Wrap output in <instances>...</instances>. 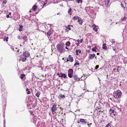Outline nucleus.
Returning <instances> with one entry per match:
<instances>
[{"mask_svg":"<svg viewBox=\"0 0 127 127\" xmlns=\"http://www.w3.org/2000/svg\"><path fill=\"white\" fill-rule=\"evenodd\" d=\"M122 94L121 92L118 90L114 92L113 96L115 98L117 99H119L121 98Z\"/></svg>","mask_w":127,"mask_h":127,"instance_id":"1","label":"nucleus"},{"mask_svg":"<svg viewBox=\"0 0 127 127\" xmlns=\"http://www.w3.org/2000/svg\"><path fill=\"white\" fill-rule=\"evenodd\" d=\"M64 45L63 44H59L57 45V48L59 52H63L64 51Z\"/></svg>","mask_w":127,"mask_h":127,"instance_id":"2","label":"nucleus"},{"mask_svg":"<svg viewBox=\"0 0 127 127\" xmlns=\"http://www.w3.org/2000/svg\"><path fill=\"white\" fill-rule=\"evenodd\" d=\"M23 55L26 57H28L30 56L29 53L27 51L25 52H24L23 53Z\"/></svg>","mask_w":127,"mask_h":127,"instance_id":"3","label":"nucleus"},{"mask_svg":"<svg viewBox=\"0 0 127 127\" xmlns=\"http://www.w3.org/2000/svg\"><path fill=\"white\" fill-rule=\"evenodd\" d=\"M73 78L75 80L78 81H79L80 78L78 77L77 75L75 74L73 76Z\"/></svg>","mask_w":127,"mask_h":127,"instance_id":"4","label":"nucleus"},{"mask_svg":"<svg viewBox=\"0 0 127 127\" xmlns=\"http://www.w3.org/2000/svg\"><path fill=\"white\" fill-rule=\"evenodd\" d=\"M95 55L94 54H89V58L90 59H93L95 57Z\"/></svg>","mask_w":127,"mask_h":127,"instance_id":"5","label":"nucleus"},{"mask_svg":"<svg viewBox=\"0 0 127 127\" xmlns=\"http://www.w3.org/2000/svg\"><path fill=\"white\" fill-rule=\"evenodd\" d=\"M80 122L82 123V124L83 125H85L87 124L86 121L83 119H81L80 120Z\"/></svg>","mask_w":127,"mask_h":127,"instance_id":"6","label":"nucleus"},{"mask_svg":"<svg viewBox=\"0 0 127 127\" xmlns=\"http://www.w3.org/2000/svg\"><path fill=\"white\" fill-rule=\"evenodd\" d=\"M115 109L116 112L117 113H118L121 111V108H118L117 107H115Z\"/></svg>","mask_w":127,"mask_h":127,"instance_id":"7","label":"nucleus"},{"mask_svg":"<svg viewBox=\"0 0 127 127\" xmlns=\"http://www.w3.org/2000/svg\"><path fill=\"white\" fill-rule=\"evenodd\" d=\"M78 21L80 25H81L83 23V21L82 19L80 17H79L78 19Z\"/></svg>","mask_w":127,"mask_h":127,"instance_id":"8","label":"nucleus"},{"mask_svg":"<svg viewBox=\"0 0 127 127\" xmlns=\"http://www.w3.org/2000/svg\"><path fill=\"white\" fill-rule=\"evenodd\" d=\"M66 77V75L64 73H61L60 76V77L61 78L64 77L65 78Z\"/></svg>","mask_w":127,"mask_h":127,"instance_id":"9","label":"nucleus"},{"mask_svg":"<svg viewBox=\"0 0 127 127\" xmlns=\"http://www.w3.org/2000/svg\"><path fill=\"white\" fill-rule=\"evenodd\" d=\"M56 105L54 104L52 107V111L53 112H55V111L56 109Z\"/></svg>","mask_w":127,"mask_h":127,"instance_id":"10","label":"nucleus"},{"mask_svg":"<svg viewBox=\"0 0 127 127\" xmlns=\"http://www.w3.org/2000/svg\"><path fill=\"white\" fill-rule=\"evenodd\" d=\"M110 0H104L105 4L106 7H107Z\"/></svg>","mask_w":127,"mask_h":127,"instance_id":"11","label":"nucleus"},{"mask_svg":"<svg viewBox=\"0 0 127 127\" xmlns=\"http://www.w3.org/2000/svg\"><path fill=\"white\" fill-rule=\"evenodd\" d=\"M89 8L90 9V11L92 13H94V10H93V7H87L86 8Z\"/></svg>","mask_w":127,"mask_h":127,"instance_id":"12","label":"nucleus"},{"mask_svg":"<svg viewBox=\"0 0 127 127\" xmlns=\"http://www.w3.org/2000/svg\"><path fill=\"white\" fill-rule=\"evenodd\" d=\"M69 61L71 62H72L73 60V57L71 55H69Z\"/></svg>","mask_w":127,"mask_h":127,"instance_id":"13","label":"nucleus"},{"mask_svg":"<svg viewBox=\"0 0 127 127\" xmlns=\"http://www.w3.org/2000/svg\"><path fill=\"white\" fill-rule=\"evenodd\" d=\"M21 59H19V61H22L23 62H25L26 59V57H24V58H21Z\"/></svg>","mask_w":127,"mask_h":127,"instance_id":"14","label":"nucleus"},{"mask_svg":"<svg viewBox=\"0 0 127 127\" xmlns=\"http://www.w3.org/2000/svg\"><path fill=\"white\" fill-rule=\"evenodd\" d=\"M58 98L60 99L62 98H65V96L63 95L60 94L58 96Z\"/></svg>","mask_w":127,"mask_h":127,"instance_id":"15","label":"nucleus"},{"mask_svg":"<svg viewBox=\"0 0 127 127\" xmlns=\"http://www.w3.org/2000/svg\"><path fill=\"white\" fill-rule=\"evenodd\" d=\"M92 27L93 28V29L96 32L97 31V28H96V26L95 24H94L92 25Z\"/></svg>","mask_w":127,"mask_h":127,"instance_id":"16","label":"nucleus"},{"mask_svg":"<svg viewBox=\"0 0 127 127\" xmlns=\"http://www.w3.org/2000/svg\"><path fill=\"white\" fill-rule=\"evenodd\" d=\"M80 17L77 16H75L73 17H72V19L74 20H76L77 19L78 20V19Z\"/></svg>","mask_w":127,"mask_h":127,"instance_id":"17","label":"nucleus"},{"mask_svg":"<svg viewBox=\"0 0 127 127\" xmlns=\"http://www.w3.org/2000/svg\"><path fill=\"white\" fill-rule=\"evenodd\" d=\"M73 71V69H69L68 72V73L72 74Z\"/></svg>","mask_w":127,"mask_h":127,"instance_id":"18","label":"nucleus"},{"mask_svg":"<svg viewBox=\"0 0 127 127\" xmlns=\"http://www.w3.org/2000/svg\"><path fill=\"white\" fill-rule=\"evenodd\" d=\"M52 33V32L50 30L49 31L47 32V35L48 36H50Z\"/></svg>","mask_w":127,"mask_h":127,"instance_id":"19","label":"nucleus"},{"mask_svg":"<svg viewBox=\"0 0 127 127\" xmlns=\"http://www.w3.org/2000/svg\"><path fill=\"white\" fill-rule=\"evenodd\" d=\"M106 44H104L103 45V48H102L104 49H106L107 48V47L106 46H105L106 45Z\"/></svg>","mask_w":127,"mask_h":127,"instance_id":"20","label":"nucleus"},{"mask_svg":"<svg viewBox=\"0 0 127 127\" xmlns=\"http://www.w3.org/2000/svg\"><path fill=\"white\" fill-rule=\"evenodd\" d=\"M70 26L73 27V26H70L69 25H68L67 26H66V28L67 29H68V30H71V28L70 27Z\"/></svg>","mask_w":127,"mask_h":127,"instance_id":"21","label":"nucleus"},{"mask_svg":"<svg viewBox=\"0 0 127 127\" xmlns=\"http://www.w3.org/2000/svg\"><path fill=\"white\" fill-rule=\"evenodd\" d=\"M40 94V92L38 91L37 92V93L35 95L37 97H39V96Z\"/></svg>","mask_w":127,"mask_h":127,"instance_id":"22","label":"nucleus"},{"mask_svg":"<svg viewBox=\"0 0 127 127\" xmlns=\"http://www.w3.org/2000/svg\"><path fill=\"white\" fill-rule=\"evenodd\" d=\"M23 39H24L25 41H26L27 40V37L26 36H24L23 37Z\"/></svg>","mask_w":127,"mask_h":127,"instance_id":"23","label":"nucleus"},{"mask_svg":"<svg viewBox=\"0 0 127 127\" xmlns=\"http://www.w3.org/2000/svg\"><path fill=\"white\" fill-rule=\"evenodd\" d=\"M75 52L76 53H78L80 54L81 52V51L80 49L76 50Z\"/></svg>","mask_w":127,"mask_h":127,"instance_id":"24","label":"nucleus"},{"mask_svg":"<svg viewBox=\"0 0 127 127\" xmlns=\"http://www.w3.org/2000/svg\"><path fill=\"white\" fill-rule=\"evenodd\" d=\"M75 62H76L75 64H74V66H75L76 65H78L79 64V63L76 60L75 61Z\"/></svg>","mask_w":127,"mask_h":127,"instance_id":"25","label":"nucleus"},{"mask_svg":"<svg viewBox=\"0 0 127 127\" xmlns=\"http://www.w3.org/2000/svg\"><path fill=\"white\" fill-rule=\"evenodd\" d=\"M127 19V17H124L122 19H121V20L123 21H125Z\"/></svg>","mask_w":127,"mask_h":127,"instance_id":"26","label":"nucleus"},{"mask_svg":"<svg viewBox=\"0 0 127 127\" xmlns=\"http://www.w3.org/2000/svg\"><path fill=\"white\" fill-rule=\"evenodd\" d=\"M8 37H6L5 36L4 38V41L6 40V41L7 42L8 41Z\"/></svg>","mask_w":127,"mask_h":127,"instance_id":"27","label":"nucleus"},{"mask_svg":"<svg viewBox=\"0 0 127 127\" xmlns=\"http://www.w3.org/2000/svg\"><path fill=\"white\" fill-rule=\"evenodd\" d=\"M23 26L22 25H21L20 27V28L19 29V30L20 31H22V28H23Z\"/></svg>","mask_w":127,"mask_h":127,"instance_id":"28","label":"nucleus"},{"mask_svg":"<svg viewBox=\"0 0 127 127\" xmlns=\"http://www.w3.org/2000/svg\"><path fill=\"white\" fill-rule=\"evenodd\" d=\"M37 7L36 5H34L32 8L33 10L35 11L36 10V9L37 8Z\"/></svg>","mask_w":127,"mask_h":127,"instance_id":"29","label":"nucleus"},{"mask_svg":"<svg viewBox=\"0 0 127 127\" xmlns=\"http://www.w3.org/2000/svg\"><path fill=\"white\" fill-rule=\"evenodd\" d=\"M68 75L70 78H71L73 76L72 74L68 73Z\"/></svg>","mask_w":127,"mask_h":127,"instance_id":"30","label":"nucleus"},{"mask_svg":"<svg viewBox=\"0 0 127 127\" xmlns=\"http://www.w3.org/2000/svg\"><path fill=\"white\" fill-rule=\"evenodd\" d=\"M97 49V48L96 47H95L93 48L92 49V50L93 51H94L96 52V49Z\"/></svg>","mask_w":127,"mask_h":127,"instance_id":"31","label":"nucleus"},{"mask_svg":"<svg viewBox=\"0 0 127 127\" xmlns=\"http://www.w3.org/2000/svg\"><path fill=\"white\" fill-rule=\"evenodd\" d=\"M25 76V75L24 74H22L21 75V76H20V78L21 79H23L24 77Z\"/></svg>","mask_w":127,"mask_h":127,"instance_id":"32","label":"nucleus"},{"mask_svg":"<svg viewBox=\"0 0 127 127\" xmlns=\"http://www.w3.org/2000/svg\"><path fill=\"white\" fill-rule=\"evenodd\" d=\"M111 124L110 123H109L105 127H111Z\"/></svg>","mask_w":127,"mask_h":127,"instance_id":"33","label":"nucleus"},{"mask_svg":"<svg viewBox=\"0 0 127 127\" xmlns=\"http://www.w3.org/2000/svg\"><path fill=\"white\" fill-rule=\"evenodd\" d=\"M70 43L69 42H67L66 44V45L67 46H69L70 45Z\"/></svg>","mask_w":127,"mask_h":127,"instance_id":"34","label":"nucleus"},{"mask_svg":"<svg viewBox=\"0 0 127 127\" xmlns=\"http://www.w3.org/2000/svg\"><path fill=\"white\" fill-rule=\"evenodd\" d=\"M111 41H112L111 42L112 44L116 42V41L114 40V39H112Z\"/></svg>","mask_w":127,"mask_h":127,"instance_id":"35","label":"nucleus"},{"mask_svg":"<svg viewBox=\"0 0 127 127\" xmlns=\"http://www.w3.org/2000/svg\"><path fill=\"white\" fill-rule=\"evenodd\" d=\"M71 8L69 9L68 11V13H69L70 15H71Z\"/></svg>","mask_w":127,"mask_h":127,"instance_id":"36","label":"nucleus"},{"mask_svg":"<svg viewBox=\"0 0 127 127\" xmlns=\"http://www.w3.org/2000/svg\"><path fill=\"white\" fill-rule=\"evenodd\" d=\"M117 24V23H115L114 22H113V23H111L110 24V26L114 25H113L114 24V25H116V24Z\"/></svg>","mask_w":127,"mask_h":127,"instance_id":"37","label":"nucleus"},{"mask_svg":"<svg viewBox=\"0 0 127 127\" xmlns=\"http://www.w3.org/2000/svg\"><path fill=\"white\" fill-rule=\"evenodd\" d=\"M109 111L110 112H111L112 113H114V110H112L111 109V108L110 109Z\"/></svg>","mask_w":127,"mask_h":127,"instance_id":"38","label":"nucleus"},{"mask_svg":"<svg viewBox=\"0 0 127 127\" xmlns=\"http://www.w3.org/2000/svg\"><path fill=\"white\" fill-rule=\"evenodd\" d=\"M120 66H118L117 67V71L118 72H119V70H120Z\"/></svg>","mask_w":127,"mask_h":127,"instance_id":"39","label":"nucleus"},{"mask_svg":"<svg viewBox=\"0 0 127 127\" xmlns=\"http://www.w3.org/2000/svg\"><path fill=\"white\" fill-rule=\"evenodd\" d=\"M77 1V2L78 3H79L80 2H82V0H76Z\"/></svg>","mask_w":127,"mask_h":127,"instance_id":"40","label":"nucleus"},{"mask_svg":"<svg viewBox=\"0 0 127 127\" xmlns=\"http://www.w3.org/2000/svg\"><path fill=\"white\" fill-rule=\"evenodd\" d=\"M7 2V0H4L3 1V3L4 4H6Z\"/></svg>","mask_w":127,"mask_h":127,"instance_id":"41","label":"nucleus"},{"mask_svg":"<svg viewBox=\"0 0 127 127\" xmlns=\"http://www.w3.org/2000/svg\"><path fill=\"white\" fill-rule=\"evenodd\" d=\"M99 66L98 65H97L95 67V69H97L99 67Z\"/></svg>","mask_w":127,"mask_h":127,"instance_id":"42","label":"nucleus"},{"mask_svg":"<svg viewBox=\"0 0 127 127\" xmlns=\"http://www.w3.org/2000/svg\"><path fill=\"white\" fill-rule=\"evenodd\" d=\"M57 75H58L59 76V77H60V74H61V73H57Z\"/></svg>","mask_w":127,"mask_h":127,"instance_id":"43","label":"nucleus"},{"mask_svg":"<svg viewBox=\"0 0 127 127\" xmlns=\"http://www.w3.org/2000/svg\"><path fill=\"white\" fill-rule=\"evenodd\" d=\"M112 48H113V50L116 51V50H115L116 48L115 47H112Z\"/></svg>","mask_w":127,"mask_h":127,"instance_id":"44","label":"nucleus"},{"mask_svg":"<svg viewBox=\"0 0 127 127\" xmlns=\"http://www.w3.org/2000/svg\"><path fill=\"white\" fill-rule=\"evenodd\" d=\"M30 92L29 91H28L27 92V94H30Z\"/></svg>","mask_w":127,"mask_h":127,"instance_id":"45","label":"nucleus"},{"mask_svg":"<svg viewBox=\"0 0 127 127\" xmlns=\"http://www.w3.org/2000/svg\"><path fill=\"white\" fill-rule=\"evenodd\" d=\"M80 42L82 43L83 41V39H81L80 40Z\"/></svg>","mask_w":127,"mask_h":127,"instance_id":"46","label":"nucleus"},{"mask_svg":"<svg viewBox=\"0 0 127 127\" xmlns=\"http://www.w3.org/2000/svg\"><path fill=\"white\" fill-rule=\"evenodd\" d=\"M44 2V5H43V6L45 5L46 4V3H45V2Z\"/></svg>","mask_w":127,"mask_h":127,"instance_id":"47","label":"nucleus"},{"mask_svg":"<svg viewBox=\"0 0 127 127\" xmlns=\"http://www.w3.org/2000/svg\"><path fill=\"white\" fill-rule=\"evenodd\" d=\"M121 5L124 8H125V7H124V5L122 3H121Z\"/></svg>","mask_w":127,"mask_h":127,"instance_id":"48","label":"nucleus"},{"mask_svg":"<svg viewBox=\"0 0 127 127\" xmlns=\"http://www.w3.org/2000/svg\"><path fill=\"white\" fill-rule=\"evenodd\" d=\"M9 17V15H6L7 18H8Z\"/></svg>","mask_w":127,"mask_h":127,"instance_id":"49","label":"nucleus"},{"mask_svg":"<svg viewBox=\"0 0 127 127\" xmlns=\"http://www.w3.org/2000/svg\"><path fill=\"white\" fill-rule=\"evenodd\" d=\"M76 45L77 46H78L79 45V44L78 43H76Z\"/></svg>","mask_w":127,"mask_h":127,"instance_id":"50","label":"nucleus"},{"mask_svg":"<svg viewBox=\"0 0 127 127\" xmlns=\"http://www.w3.org/2000/svg\"><path fill=\"white\" fill-rule=\"evenodd\" d=\"M77 42L78 43H79L80 41V40L79 39L77 40Z\"/></svg>","mask_w":127,"mask_h":127,"instance_id":"51","label":"nucleus"},{"mask_svg":"<svg viewBox=\"0 0 127 127\" xmlns=\"http://www.w3.org/2000/svg\"><path fill=\"white\" fill-rule=\"evenodd\" d=\"M116 69H117L116 68H113V70L114 71H115L116 70Z\"/></svg>","mask_w":127,"mask_h":127,"instance_id":"52","label":"nucleus"},{"mask_svg":"<svg viewBox=\"0 0 127 127\" xmlns=\"http://www.w3.org/2000/svg\"><path fill=\"white\" fill-rule=\"evenodd\" d=\"M18 38L19 39H20L21 38V37L20 36H18Z\"/></svg>","mask_w":127,"mask_h":127,"instance_id":"53","label":"nucleus"},{"mask_svg":"<svg viewBox=\"0 0 127 127\" xmlns=\"http://www.w3.org/2000/svg\"><path fill=\"white\" fill-rule=\"evenodd\" d=\"M26 91H29V89L28 88H27L26 89Z\"/></svg>","mask_w":127,"mask_h":127,"instance_id":"54","label":"nucleus"},{"mask_svg":"<svg viewBox=\"0 0 127 127\" xmlns=\"http://www.w3.org/2000/svg\"><path fill=\"white\" fill-rule=\"evenodd\" d=\"M78 53H76V55H79V54H78Z\"/></svg>","mask_w":127,"mask_h":127,"instance_id":"55","label":"nucleus"},{"mask_svg":"<svg viewBox=\"0 0 127 127\" xmlns=\"http://www.w3.org/2000/svg\"><path fill=\"white\" fill-rule=\"evenodd\" d=\"M11 13H10V12H9V14L8 15H11Z\"/></svg>","mask_w":127,"mask_h":127,"instance_id":"56","label":"nucleus"},{"mask_svg":"<svg viewBox=\"0 0 127 127\" xmlns=\"http://www.w3.org/2000/svg\"><path fill=\"white\" fill-rule=\"evenodd\" d=\"M98 79L99 80V81H100V79L98 77Z\"/></svg>","mask_w":127,"mask_h":127,"instance_id":"57","label":"nucleus"},{"mask_svg":"<svg viewBox=\"0 0 127 127\" xmlns=\"http://www.w3.org/2000/svg\"><path fill=\"white\" fill-rule=\"evenodd\" d=\"M68 61H69V60H68V59H67V61H66V62H67Z\"/></svg>","mask_w":127,"mask_h":127,"instance_id":"58","label":"nucleus"},{"mask_svg":"<svg viewBox=\"0 0 127 127\" xmlns=\"http://www.w3.org/2000/svg\"><path fill=\"white\" fill-rule=\"evenodd\" d=\"M65 48L67 49H68V48L66 47H65Z\"/></svg>","mask_w":127,"mask_h":127,"instance_id":"59","label":"nucleus"},{"mask_svg":"<svg viewBox=\"0 0 127 127\" xmlns=\"http://www.w3.org/2000/svg\"><path fill=\"white\" fill-rule=\"evenodd\" d=\"M99 53H97V55H99Z\"/></svg>","mask_w":127,"mask_h":127,"instance_id":"60","label":"nucleus"},{"mask_svg":"<svg viewBox=\"0 0 127 127\" xmlns=\"http://www.w3.org/2000/svg\"><path fill=\"white\" fill-rule=\"evenodd\" d=\"M65 31H67H67H68V30H67V29H65Z\"/></svg>","mask_w":127,"mask_h":127,"instance_id":"61","label":"nucleus"},{"mask_svg":"<svg viewBox=\"0 0 127 127\" xmlns=\"http://www.w3.org/2000/svg\"><path fill=\"white\" fill-rule=\"evenodd\" d=\"M64 58H63L62 59V60H64Z\"/></svg>","mask_w":127,"mask_h":127,"instance_id":"62","label":"nucleus"},{"mask_svg":"<svg viewBox=\"0 0 127 127\" xmlns=\"http://www.w3.org/2000/svg\"><path fill=\"white\" fill-rule=\"evenodd\" d=\"M12 49V50H14V49H13V48Z\"/></svg>","mask_w":127,"mask_h":127,"instance_id":"63","label":"nucleus"},{"mask_svg":"<svg viewBox=\"0 0 127 127\" xmlns=\"http://www.w3.org/2000/svg\"><path fill=\"white\" fill-rule=\"evenodd\" d=\"M87 125L88 126H89V124H87Z\"/></svg>","mask_w":127,"mask_h":127,"instance_id":"64","label":"nucleus"}]
</instances>
